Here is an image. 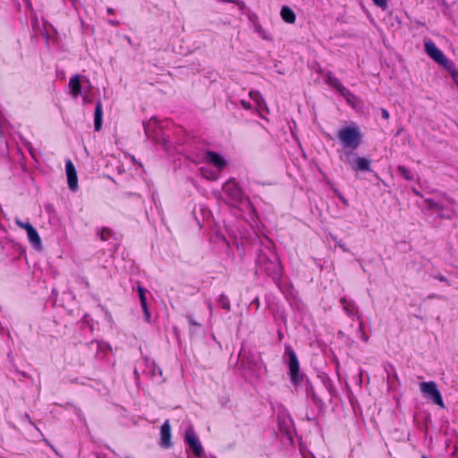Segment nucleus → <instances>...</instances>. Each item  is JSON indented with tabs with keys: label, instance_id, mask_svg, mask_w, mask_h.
<instances>
[{
	"label": "nucleus",
	"instance_id": "12",
	"mask_svg": "<svg viewBox=\"0 0 458 458\" xmlns=\"http://www.w3.org/2000/svg\"><path fill=\"white\" fill-rule=\"evenodd\" d=\"M160 446L165 449L170 448L172 446L171 426L168 420H166L161 426Z\"/></svg>",
	"mask_w": 458,
	"mask_h": 458
},
{
	"label": "nucleus",
	"instance_id": "11",
	"mask_svg": "<svg viewBox=\"0 0 458 458\" xmlns=\"http://www.w3.org/2000/svg\"><path fill=\"white\" fill-rule=\"evenodd\" d=\"M202 159L204 162L213 165L219 172H221L226 165L225 158L213 151L205 152Z\"/></svg>",
	"mask_w": 458,
	"mask_h": 458
},
{
	"label": "nucleus",
	"instance_id": "31",
	"mask_svg": "<svg viewBox=\"0 0 458 458\" xmlns=\"http://www.w3.org/2000/svg\"><path fill=\"white\" fill-rule=\"evenodd\" d=\"M452 77H453L454 81H455V83H456V84H457V86H458V72H456V71H454H454L452 72Z\"/></svg>",
	"mask_w": 458,
	"mask_h": 458
},
{
	"label": "nucleus",
	"instance_id": "19",
	"mask_svg": "<svg viewBox=\"0 0 458 458\" xmlns=\"http://www.w3.org/2000/svg\"><path fill=\"white\" fill-rule=\"evenodd\" d=\"M200 174L207 180L216 181L219 177V171L210 169L207 166H201L199 168Z\"/></svg>",
	"mask_w": 458,
	"mask_h": 458
},
{
	"label": "nucleus",
	"instance_id": "28",
	"mask_svg": "<svg viewBox=\"0 0 458 458\" xmlns=\"http://www.w3.org/2000/svg\"><path fill=\"white\" fill-rule=\"evenodd\" d=\"M144 314H145V319L147 321L149 320V318H150V314H149V311H148V305H146V309H142Z\"/></svg>",
	"mask_w": 458,
	"mask_h": 458
},
{
	"label": "nucleus",
	"instance_id": "29",
	"mask_svg": "<svg viewBox=\"0 0 458 458\" xmlns=\"http://www.w3.org/2000/svg\"><path fill=\"white\" fill-rule=\"evenodd\" d=\"M381 114H382V117H383L385 120L389 119L390 114H389V113H388V111H387V110H386V109H382V110H381Z\"/></svg>",
	"mask_w": 458,
	"mask_h": 458
},
{
	"label": "nucleus",
	"instance_id": "33",
	"mask_svg": "<svg viewBox=\"0 0 458 458\" xmlns=\"http://www.w3.org/2000/svg\"><path fill=\"white\" fill-rule=\"evenodd\" d=\"M437 279H438L439 281H441V282H446V281H447V280H446V278H445V276H437Z\"/></svg>",
	"mask_w": 458,
	"mask_h": 458
},
{
	"label": "nucleus",
	"instance_id": "9",
	"mask_svg": "<svg viewBox=\"0 0 458 458\" xmlns=\"http://www.w3.org/2000/svg\"><path fill=\"white\" fill-rule=\"evenodd\" d=\"M184 441L185 444L191 448L196 456L200 457L203 454L204 451L200 441L191 426H190L185 431Z\"/></svg>",
	"mask_w": 458,
	"mask_h": 458
},
{
	"label": "nucleus",
	"instance_id": "5",
	"mask_svg": "<svg viewBox=\"0 0 458 458\" xmlns=\"http://www.w3.org/2000/svg\"><path fill=\"white\" fill-rule=\"evenodd\" d=\"M250 99H242L241 105L246 110L254 109L257 113L262 115L265 110H267L266 103L259 91L250 90L249 93Z\"/></svg>",
	"mask_w": 458,
	"mask_h": 458
},
{
	"label": "nucleus",
	"instance_id": "7",
	"mask_svg": "<svg viewBox=\"0 0 458 458\" xmlns=\"http://www.w3.org/2000/svg\"><path fill=\"white\" fill-rule=\"evenodd\" d=\"M285 353L289 357L288 367L291 380L294 385H297L302 380L298 358L294 351L290 346L285 347Z\"/></svg>",
	"mask_w": 458,
	"mask_h": 458
},
{
	"label": "nucleus",
	"instance_id": "4",
	"mask_svg": "<svg viewBox=\"0 0 458 458\" xmlns=\"http://www.w3.org/2000/svg\"><path fill=\"white\" fill-rule=\"evenodd\" d=\"M326 82L337 90L346 100V102L352 106H355L358 98L353 95L348 89H346L340 81L335 77L331 72H327L326 75Z\"/></svg>",
	"mask_w": 458,
	"mask_h": 458
},
{
	"label": "nucleus",
	"instance_id": "27",
	"mask_svg": "<svg viewBox=\"0 0 458 458\" xmlns=\"http://www.w3.org/2000/svg\"><path fill=\"white\" fill-rule=\"evenodd\" d=\"M373 2L379 7H386L387 4L386 0H373Z\"/></svg>",
	"mask_w": 458,
	"mask_h": 458
},
{
	"label": "nucleus",
	"instance_id": "3",
	"mask_svg": "<svg viewBox=\"0 0 458 458\" xmlns=\"http://www.w3.org/2000/svg\"><path fill=\"white\" fill-rule=\"evenodd\" d=\"M340 159L348 165L353 171L366 172L370 170V160L358 157L352 151H344L340 155Z\"/></svg>",
	"mask_w": 458,
	"mask_h": 458
},
{
	"label": "nucleus",
	"instance_id": "32",
	"mask_svg": "<svg viewBox=\"0 0 458 458\" xmlns=\"http://www.w3.org/2000/svg\"><path fill=\"white\" fill-rule=\"evenodd\" d=\"M336 244H337V246H339V248H341L344 251H347V250H347V248H346V246H345V244H344V243H343L342 242H338Z\"/></svg>",
	"mask_w": 458,
	"mask_h": 458
},
{
	"label": "nucleus",
	"instance_id": "14",
	"mask_svg": "<svg viewBox=\"0 0 458 458\" xmlns=\"http://www.w3.org/2000/svg\"><path fill=\"white\" fill-rule=\"evenodd\" d=\"M425 202L427 203V205L429 208L439 212L441 217L450 219L454 216V210L450 209V210L445 211L442 204H440L431 199H426Z\"/></svg>",
	"mask_w": 458,
	"mask_h": 458
},
{
	"label": "nucleus",
	"instance_id": "35",
	"mask_svg": "<svg viewBox=\"0 0 458 458\" xmlns=\"http://www.w3.org/2000/svg\"><path fill=\"white\" fill-rule=\"evenodd\" d=\"M110 23L115 26L118 25V21H111Z\"/></svg>",
	"mask_w": 458,
	"mask_h": 458
},
{
	"label": "nucleus",
	"instance_id": "21",
	"mask_svg": "<svg viewBox=\"0 0 458 458\" xmlns=\"http://www.w3.org/2000/svg\"><path fill=\"white\" fill-rule=\"evenodd\" d=\"M341 303L343 305V308L344 310V311L349 315V316H353L355 315L358 311H357V308L355 307L353 301H349L347 300L346 298H342L341 299Z\"/></svg>",
	"mask_w": 458,
	"mask_h": 458
},
{
	"label": "nucleus",
	"instance_id": "17",
	"mask_svg": "<svg viewBox=\"0 0 458 458\" xmlns=\"http://www.w3.org/2000/svg\"><path fill=\"white\" fill-rule=\"evenodd\" d=\"M102 105L100 101H98L94 114V127L96 131H99L102 127Z\"/></svg>",
	"mask_w": 458,
	"mask_h": 458
},
{
	"label": "nucleus",
	"instance_id": "1",
	"mask_svg": "<svg viewBox=\"0 0 458 458\" xmlns=\"http://www.w3.org/2000/svg\"><path fill=\"white\" fill-rule=\"evenodd\" d=\"M265 241L266 242L262 243L264 249L258 254L257 267L260 271L265 272L273 280L276 281L282 275V265L276 253L272 249V242L268 239Z\"/></svg>",
	"mask_w": 458,
	"mask_h": 458
},
{
	"label": "nucleus",
	"instance_id": "22",
	"mask_svg": "<svg viewBox=\"0 0 458 458\" xmlns=\"http://www.w3.org/2000/svg\"><path fill=\"white\" fill-rule=\"evenodd\" d=\"M397 170L398 172L400 173V174L407 181H412L413 180V175L411 174V172L407 169L405 166L403 165H399L397 167Z\"/></svg>",
	"mask_w": 458,
	"mask_h": 458
},
{
	"label": "nucleus",
	"instance_id": "34",
	"mask_svg": "<svg viewBox=\"0 0 458 458\" xmlns=\"http://www.w3.org/2000/svg\"><path fill=\"white\" fill-rule=\"evenodd\" d=\"M107 13H110V14H112V13H114V10H113L112 8H108V9H107Z\"/></svg>",
	"mask_w": 458,
	"mask_h": 458
},
{
	"label": "nucleus",
	"instance_id": "13",
	"mask_svg": "<svg viewBox=\"0 0 458 458\" xmlns=\"http://www.w3.org/2000/svg\"><path fill=\"white\" fill-rule=\"evenodd\" d=\"M65 172L67 176L68 186L72 191L78 188V179L75 167L71 160L65 162Z\"/></svg>",
	"mask_w": 458,
	"mask_h": 458
},
{
	"label": "nucleus",
	"instance_id": "25",
	"mask_svg": "<svg viewBox=\"0 0 458 458\" xmlns=\"http://www.w3.org/2000/svg\"><path fill=\"white\" fill-rule=\"evenodd\" d=\"M111 230L110 229H107V228H103L100 232V238L101 240L103 241H106L110 238L111 236Z\"/></svg>",
	"mask_w": 458,
	"mask_h": 458
},
{
	"label": "nucleus",
	"instance_id": "18",
	"mask_svg": "<svg viewBox=\"0 0 458 458\" xmlns=\"http://www.w3.org/2000/svg\"><path fill=\"white\" fill-rule=\"evenodd\" d=\"M280 14L282 19L287 23H294L296 20L294 12L286 5L282 7Z\"/></svg>",
	"mask_w": 458,
	"mask_h": 458
},
{
	"label": "nucleus",
	"instance_id": "10",
	"mask_svg": "<svg viewBox=\"0 0 458 458\" xmlns=\"http://www.w3.org/2000/svg\"><path fill=\"white\" fill-rule=\"evenodd\" d=\"M224 192L233 201H241L242 198V192L238 184L233 180H228L223 186Z\"/></svg>",
	"mask_w": 458,
	"mask_h": 458
},
{
	"label": "nucleus",
	"instance_id": "8",
	"mask_svg": "<svg viewBox=\"0 0 458 458\" xmlns=\"http://www.w3.org/2000/svg\"><path fill=\"white\" fill-rule=\"evenodd\" d=\"M424 48L427 55L429 57H431L434 61H436L440 65L447 69H450V61L445 56L442 51L439 50L431 40L426 41L424 43Z\"/></svg>",
	"mask_w": 458,
	"mask_h": 458
},
{
	"label": "nucleus",
	"instance_id": "16",
	"mask_svg": "<svg viewBox=\"0 0 458 458\" xmlns=\"http://www.w3.org/2000/svg\"><path fill=\"white\" fill-rule=\"evenodd\" d=\"M158 125V121L156 117H152L144 123L145 133L148 138H152L155 141L159 142L157 135H156V129Z\"/></svg>",
	"mask_w": 458,
	"mask_h": 458
},
{
	"label": "nucleus",
	"instance_id": "2",
	"mask_svg": "<svg viewBox=\"0 0 458 458\" xmlns=\"http://www.w3.org/2000/svg\"><path fill=\"white\" fill-rule=\"evenodd\" d=\"M337 138L345 151L354 150L360 145L362 133L356 124H352L341 128L337 131Z\"/></svg>",
	"mask_w": 458,
	"mask_h": 458
},
{
	"label": "nucleus",
	"instance_id": "24",
	"mask_svg": "<svg viewBox=\"0 0 458 458\" xmlns=\"http://www.w3.org/2000/svg\"><path fill=\"white\" fill-rule=\"evenodd\" d=\"M138 293H139V296H140L141 308L146 309V305H148L147 298H146V290L142 286L139 285Z\"/></svg>",
	"mask_w": 458,
	"mask_h": 458
},
{
	"label": "nucleus",
	"instance_id": "37",
	"mask_svg": "<svg viewBox=\"0 0 458 458\" xmlns=\"http://www.w3.org/2000/svg\"><path fill=\"white\" fill-rule=\"evenodd\" d=\"M208 309L210 311H212V304L210 302L208 303Z\"/></svg>",
	"mask_w": 458,
	"mask_h": 458
},
{
	"label": "nucleus",
	"instance_id": "26",
	"mask_svg": "<svg viewBox=\"0 0 458 458\" xmlns=\"http://www.w3.org/2000/svg\"><path fill=\"white\" fill-rule=\"evenodd\" d=\"M15 223L19 227L24 229L26 232L29 230V228L33 227L30 223H24L18 218L15 219Z\"/></svg>",
	"mask_w": 458,
	"mask_h": 458
},
{
	"label": "nucleus",
	"instance_id": "6",
	"mask_svg": "<svg viewBox=\"0 0 458 458\" xmlns=\"http://www.w3.org/2000/svg\"><path fill=\"white\" fill-rule=\"evenodd\" d=\"M420 389L422 394L431 400L434 403L445 408L440 391L437 389V384L434 381L422 382L420 385Z\"/></svg>",
	"mask_w": 458,
	"mask_h": 458
},
{
	"label": "nucleus",
	"instance_id": "36",
	"mask_svg": "<svg viewBox=\"0 0 458 458\" xmlns=\"http://www.w3.org/2000/svg\"><path fill=\"white\" fill-rule=\"evenodd\" d=\"M82 98H83V100H84L85 102L89 101V100L88 99L87 96H83Z\"/></svg>",
	"mask_w": 458,
	"mask_h": 458
},
{
	"label": "nucleus",
	"instance_id": "20",
	"mask_svg": "<svg viewBox=\"0 0 458 458\" xmlns=\"http://www.w3.org/2000/svg\"><path fill=\"white\" fill-rule=\"evenodd\" d=\"M27 235H28L29 241L36 248H39L41 246L40 237H39L37 230L34 227L29 228V230L27 231Z\"/></svg>",
	"mask_w": 458,
	"mask_h": 458
},
{
	"label": "nucleus",
	"instance_id": "15",
	"mask_svg": "<svg viewBox=\"0 0 458 458\" xmlns=\"http://www.w3.org/2000/svg\"><path fill=\"white\" fill-rule=\"evenodd\" d=\"M81 76L79 74L73 75L70 78L68 87L70 94L73 98H77L81 94Z\"/></svg>",
	"mask_w": 458,
	"mask_h": 458
},
{
	"label": "nucleus",
	"instance_id": "30",
	"mask_svg": "<svg viewBox=\"0 0 458 458\" xmlns=\"http://www.w3.org/2000/svg\"><path fill=\"white\" fill-rule=\"evenodd\" d=\"M187 319H188V321H189V323H190L191 325H193V326H199V323H197V322L193 319V318H192L191 316H187Z\"/></svg>",
	"mask_w": 458,
	"mask_h": 458
},
{
	"label": "nucleus",
	"instance_id": "23",
	"mask_svg": "<svg viewBox=\"0 0 458 458\" xmlns=\"http://www.w3.org/2000/svg\"><path fill=\"white\" fill-rule=\"evenodd\" d=\"M218 303L224 310H230V308H231L230 301L225 294H221L219 296Z\"/></svg>",
	"mask_w": 458,
	"mask_h": 458
},
{
	"label": "nucleus",
	"instance_id": "38",
	"mask_svg": "<svg viewBox=\"0 0 458 458\" xmlns=\"http://www.w3.org/2000/svg\"><path fill=\"white\" fill-rule=\"evenodd\" d=\"M72 2H73V0H71Z\"/></svg>",
	"mask_w": 458,
	"mask_h": 458
}]
</instances>
